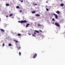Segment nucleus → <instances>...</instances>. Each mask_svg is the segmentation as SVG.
I'll return each mask as SVG.
<instances>
[{
    "mask_svg": "<svg viewBox=\"0 0 65 65\" xmlns=\"http://www.w3.org/2000/svg\"><path fill=\"white\" fill-rule=\"evenodd\" d=\"M46 11H48V10H48V9L46 8Z\"/></svg>",
    "mask_w": 65,
    "mask_h": 65,
    "instance_id": "nucleus-21",
    "label": "nucleus"
},
{
    "mask_svg": "<svg viewBox=\"0 0 65 65\" xmlns=\"http://www.w3.org/2000/svg\"><path fill=\"white\" fill-rule=\"evenodd\" d=\"M6 18H7V17H8V16H6Z\"/></svg>",
    "mask_w": 65,
    "mask_h": 65,
    "instance_id": "nucleus-34",
    "label": "nucleus"
},
{
    "mask_svg": "<svg viewBox=\"0 0 65 65\" xmlns=\"http://www.w3.org/2000/svg\"><path fill=\"white\" fill-rule=\"evenodd\" d=\"M1 31H2V32H4V30L2 29H1Z\"/></svg>",
    "mask_w": 65,
    "mask_h": 65,
    "instance_id": "nucleus-15",
    "label": "nucleus"
},
{
    "mask_svg": "<svg viewBox=\"0 0 65 65\" xmlns=\"http://www.w3.org/2000/svg\"><path fill=\"white\" fill-rule=\"evenodd\" d=\"M52 21H55V19H54V18H53L52 19Z\"/></svg>",
    "mask_w": 65,
    "mask_h": 65,
    "instance_id": "nucleus-25",
    "label": "nucleus"
},
{
    "mask_svg": "<svg viewBox=\"0 0 65 65\" xmlns=\"http://www.w3.org/2000/svg\"><path fill=\"white\" fill-rule=\"evenodd\" d=\"M35 32H36V33H39V31H38L37 30H35Z\"/></svg>",
    "mask_w": 65,
    "mask_h": 65,
    "instance_id": "nucleus-6",
    "label": "nucleus"
},
{
    "mask_svg": "<svg viewBox=\"0 0 65 65\" xmlns=\"http://www.w3.org/2000/svg\"><path fill=\"white\" fill-rule=\"evenodd\" d=\"M34 5H37V4H35Z\"/></svg>",
    "mask_w": 65,
    "mask_h": 65,
    "instance_id": "nucleus-31",
    "label": "nucleus"
},
{
    "mask_svg": "<svg viewBox=\"0 0 65 65\" xmlns=\"http://www.w3.org/2000/svg\"><path fill=\"white\" fill-rule=\"evenodd\" d=\"M21 0H19V1H21Z\"/></svg>",
    "mask_w": 65,
    "mask_h": 65,
    "instance_id": "nucleus-38",
    "label": "nucleus"
},
{
    "mask_svg": "<svg viewBox=\"0 0 65 65\" xmlns=\"http://www.w3.org/2000/svg\"><path fill=\"white\" fill-rule=\"evenodd\" d=\"M22 12V10H21L20 11V12Z\"/></svg>",
    "mask_w": 65,
    "mask_h": 65,
    "instance_id": "nucleus-26",
    "label": "nucleus"
},
{
    "mask_svg": "<svg viewBox=\"0 0 65 65\" xmlns=\"http://www.w3.org/2000/svg\"><path fill=\"white\" fill-rule=\"evenodd\" d=\"M21 48V47H18V50H20Z\"/></svg>",
    "mask_w": 65,
    "mask_h": 65,
    "instance_id": "nucleus-24",
    "label": "nucleus"
},
{
    "mask_svg": "<svg viewBox=\"0 0 65 65\" xmlns=\"http://www.w3.org/2000/svg\"><path fill=\"white\" fill-rule=\"evenodd\" d=\"M6 6H9V4H6Z\"/></svg>",
    "mask_w": 65,
    "mask_h": 65,
    "instance_id": "nucleus-16",
    "label": "nucleus"
},
{
    "mask_svg": "<svg viewBox=\"0 0 65 65\" xmlns=\"http://www.w3.org/2000/svg\"><path fill=\"white\" fill-rule=\"evenodd\" d=\"M37 54L36 53L34 55V56H33V58L34 59H35V58H36V57L37 56Z\"/></svg>",
    "mask_w": 65,
    "mask_h": 65,
    "instance_id": "nucleus-3",
    "label": "nucleus"
},
{
    "mask_svg": "<svg viewBox=\"0 0 65 65\" xmlns=\"http://www.w3.org/2000/svg\"><path fill=\"white\" fill-rule=\"evenodd\" d=\"M21 34H18V36H21Z\"/></svg>",
    "mask_w": 65,
    "mask_h": 65,
    "instance_id": "nucleus-19",
    "label": "nucleus"
},
{
    "mask_svg": "<svg viewBox=\"0 0 65 65\" xmlns=\"http://www.w3.org/2000/svg\"><path fill=\"white\" fill-rule=\"evenodd\" d=\"M28 34L29 35H31V34H29V33H28Z\"/></svg>",
    "mask_w": 65,
    "mask_h": 65,
    "instance_id": "nucleus-22",
    "label": "nucleus"
},
{
    "mask_svg": "<svg viewBox=\"0 0 65 65\" xmlns=\"http://www.w3.org/2000/svg\"><path fill=\"white\" fill-rule=\"evenodd\" d=\"M27 22V21L26 20H24V21H21V23H26Z\"/></svg>",
    "mask_w": 65,
    "mask_h": 65,
    "instance_id": "nucleus-2",
    "label": "nucleus"
},
{
    "mask_svg": "<svg viewBox=\"0 0 65 65\" xmlns=\"http://www.w3.org/2000/svg\"><path fill=\"white\" fill-rule=\"evenodd\" d=\"M56 13H57V14H60V12L59 11H57L56 12Z\"/></svg>",
    "mask_w": 65,
    "mask_h": 65,
    "instance_id": "nucleus-4",
    "label": "nucleus"
},
{
    "mask_svg": "<svg viewBox=\"0 0 65 65\" xmlns=\"http://www.w3.org/2000/svg\"><path fill=\"white\" fill-rule=\"evenodd\" d=\"M29 25H30V24H27L26 26V27H28V26H29Z\"/></svg>",
    "mask_w": 65,
    "mask_h": 65,
    "instance_id": "nucleus-7",
    "label": "nucleus"
},
{
    "mask_svg": "<svg viewBox=\"0 0 65 65\" xmlns=\"http://www.w3.org/2000/svg\"><path fill=\"white\" fill-rule=\"evenodd\" d=\"M60 6H64V4H61L60 5Z\"/></svg>",
    "mask_w": 65,
    "mask_h": 65,
    "instance_id": "nucleus-8",
    "label": "nucleus"
},
{
    "mask_svg": "<svg viewBox=\"0 0 65 65\" xmlns=\"http://www.w3.org/2000/svg\"><path fill=\"white\" fill-rule=\"evenodd\" d=\"M36 17H39L40 16V15L39 14H37L36 15Z\"/></svg>",
    "mask_w": 65,
    "mask_h": 65,
    "instance_id": "nucleus-5",
    "label": "nucleus"
},
{
    "mask_svg": "<svg viewBox=\"0 0 65 65\" xmlns=\"http://www.w3.org/2000/svg\"><path fill=\"white\" fill-rule=\"evenodd\" d=\"M16 8H17V9H19V8H20V7L18 6H17L16 7Z\"/></svg>",
    "mask_w": 65,
    "mask_h": 65,
    "instance_id": "nucleus-11",
    "label": "nucleus"
},
{
    "mask_svg": "<svg viewBox=\"0 0 65 65\" xmlns=\"http://www.w3.org/2000/svg\"><path fill=\"white\" fill-rule=\"evenodd\" d=\"M38 26H41V25L40 24H39L38 25Z\"/></svg>",
    "mask_w": 65,
    "mask_h": 65,
    "instance_id": "nucleus-20",
    "label": "nucleus"
},
{
    "mask_svg": "<svg viewBox=\"0 0 65 65\" xmlns=\"http://www.w3.org/2000/svg\"><path fill=\"white\" fill-rule=\"evenodd\" d=\"M53 15H55V16L56 14H55L54 13V14H53Z\"/></svg>",
    "mask_w": 65,
    "mask_h": 65,
    "instance_id": "nucleus-32",
    "label": "nucleus"
},
{
    "mask_svg": "<svg viewBox=\"0 0 65 65\" xmlns=\"http://www.w3.org/2000/svg\"><path fill=\"white\" fill-rule=\"evenodd\" d=\"M5 45V44H4V43H3V46H4V45Z\"/></svg>",
    "mask_w": 65,
    "mask_h": 65,
    "instance_id": "nucleus-23",
    "label": "nucleus"
},
{
    "mask_svg": "<svg viewBox=\"0 0 65 65\" xmlns=\"http://www.w3.org/2000/svg\"><path fill=\"white\" fill-rule=\"evenodd\" d=\"M32 36H34V37H36V35H34V34H32Z\"/></svg>",
    "mask_w": 65,
    "mask_h": 65,
    "instance_id": "nucleus-14",
    "label": "nucleus"
},
{
    "mask_svg": "<svg viewBox=\"0 0 65 65\" xmlns=\"http://www.w3.org/2000/svg\"><path fill=\"white\" fill-rule=\"evenodd\" d=\"M39 31H40V32H42V31H41V30H40Z\"/></svg>",
    "mask_w": 65,
    "mask_h": 65,
    "instance_id": "nucleus-30",
    "label": "nucleus"
},
{
    "mask_svg": "<svg viewBox=\"0 0 65 65\" xmlns=\"http://www.w3.org/2000/svg\"><path fill=\"white\" fill-rule=\"evenodd\" d=\"M21 21H18V22L19 23H21Z\"/></svg>",
    "mask_w": 65,
    "mask_h": 65,
    "instance_id": "nucleus-29",
    "label": "nucleus"
},
{
    "mask_svg": "<svg viewBox=\"0 0 65 65\" xmlns=\"http://www.w3.org/2000/svg\"><path fill=\"white\" fill-rule=\"evenodd\" d=\"M13 41H15V42H16V43H18V41L17 40H14Z\"/></svg>",
    "mask_w": 65,
    "mask_h": 65,
    "instance_id": "nucleus-9",
    "label": "nucleus"
},
{
    "mask_svg": "<svg viewBox=\"0 0 65 65\" xmlns=\"http://www.w3.org/2000/svg\"><path fill=\"white\" fill-rule=\"evenodd\" d=\"M0 21H1V19H0Z\"/></svg>",
    "mask_w": 65,
    "mask_h": 65,
    "instance_id": "nucleus-39",
    "label": "nucleus"
},
{
    "mask_svg": "<svg viewBox=\"0 0 65 65\" xmlns=\"http://www.w3.org/2000/svg\"><path fill=\"white\" fill-rule=\"evenodd\" d=\"M43 53V51L42 52V53Z\"/></svg>",
    "mask_w": 65,
    "mask_h": 65,
    "instance_id": "nucleus-33",
    "label": "nucleus"
},
{
    "mask_svg": "<svg viewBox=\"0 0 65 65\" xmlns=\"http://www.w3.org/2000/svg\"><path fill=\"white\" fill-rule=\"evenodd\" d=\"M13 15V14H10L9 17H11V16H12Z\"/></svg>",
    "mask_w": 65,
    "mask_h": 65,
    "instance_id": "nucleus-13",
    "label": "nucleus"
},
{
    "mask_svg": "<svg viewBox=\"0 0 65 65\" xmlns=\"http://www.w3.org/2000/svg\"><path fill=\"white\" fill-rule=\"evenodd\" d=\"M9 46H11V44H9Z\"/></svg>",
    "mask_w": 65,
    "mask_h": 65,
    "instance_id": "nucleus-18",
    "label": "nucleus"
},
{
    "mask_svg": "<svg viewBox=\"0 0 65 65\" xmlns=\"http://www.w3.org/2000/svg\"><path fill=\"white\" fill-rule=\"evenodd\" d=\"M55 17L56 19H57V18H58V16H57V15H55Z\"/></svg>",
    "mask_w": 65,
    "mask_h": 65,
    "instance_id": "nucleus-12",
    "label": "nucleus"
},
{
    "mask_svg": "<svg viewBox=\"0 0 65 65\" xmlns=\"http://www.w3.org/2000/svg\"><path fill=\"white\" fill-rule=\"evenodd\" d=\"M31 12L32 13H35V12H36L35 11H32Z\"/></svg>",
    "mask_w": 65,
    "mask_h": 65,
    "instance_id": "nucleus-10",
    "label": "nucleus"
},
{
    "mask_svg": "<svg viewBox=\"0 0 65 65\" xmlns=\"http://www.w3.org/2000/svg\"><path fill=\"white\" fill-rule=\"evenodd\" d=\"M19 56H21V52H19Z\"/></svg>",
    "mask_w": 65,
    "mask_h": 65,
    "instance_id": "nucleus-17",
    "label": "nucleus"
},
{
    "mask_svg": "<svg viewBox=\"0 0 65 65\" xmlns=\"http://www.w3.org/2000/svg\"><path fill=\"white\" fill-rule=\"evenodd\" d=\"M60 0V1H62V0Z\"/></svg>",
    "mask_w": 65,
    "mask_h": 65,
    "instance_id": "nucleus-37",
    "label": "nucleus"
},
{
    "mask_svg": "<svg viewBox=\"0 0 65 65\" xmlns=\"http://www.w3.org/2000/svg\"><path fill=\"white\" fill-rule=\"evenodd\" d=\"M21 2H23V1L22 0L21 1Z\"/></svg>",
    "mask_w": 65,
    "mask_h": 65,
    "instance_id": "nucleus-28",
    "label": "nucleus"
},
{
    "mask_svg": "<svg viewBox=\"0 0 65 65\" xmlns=\"http://www.w3.org/2000/svg\"><path fill=\"white\" fill-rule=\"evenodd\" d=\"M34 34H36V32H34Z\"/></svg>",
    "mask_w": 65,
    "mask_h": 65,
    "instance_id": "nucleus-27",
    "label": "nucleus"
},
{
    "mask_svg": "<svg viewBox=\"0 0 65 65\" xmlns=\"http://www.w3.org/2000/svg\"><path fill=\"white\" fill-rule=\"evenodd\" d=\"M55 25L57 27H60V25L58 23H55Z\"/></svg>",
    "mask_w": 65,
    "mask_h": 65,
    "instance_id": "nucleus-1",
    "label": "nucleus"
},
{
    "mask_svg": "<svg viewBox=\"0 0 65 65\" xmlns=\"http://www.w3.org/2000/svg\"><path fill=\"white\" fill-rule=\"evenodd\" d=\"M50 19H52V17H51Z\"/></svg>",
    "mask_w": 65,
    "mask_h": 65,
    "instance_id": "nucleus-36",
    "label": "nucleus"
},
{
    "mask_svg": "<svg viewBox=\"0 0 65 65\" xmlns=\"http://www.w3.org/2000/svg\"><path fill=\"white\" fill-rule=\"evenodd\" d=\"M46 2L47 3H48V2Z\"/></svg>",
    "mask_w": 65,
    "mask_h": 65,
    "instance_id": "nucleus-35",
    "label": "nucleus"
}]
</instances>
